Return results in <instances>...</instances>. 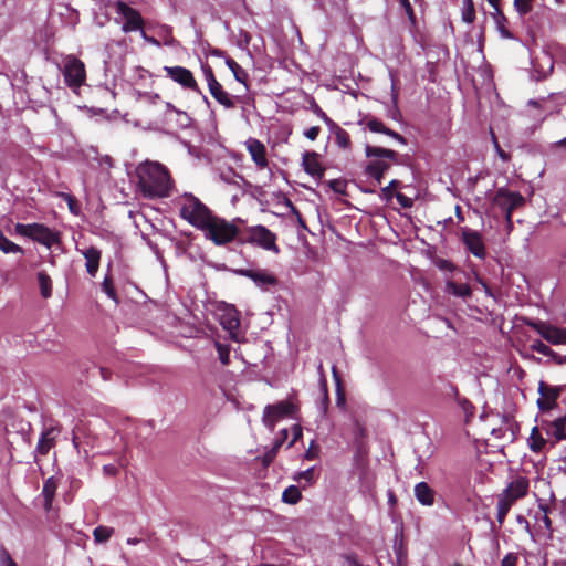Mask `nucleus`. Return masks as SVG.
Returning <instances> with one entry per match:
<instances>
[{"instance_id": "f257e3e1", "label": "nucleus", "mask_w": 566, "mask_h": 566, "mask_svg": "<svg viewBox=\"0 0 566 566\" xmlns=\"http://www.w3.org/2000/svg\"><path fill=\"white\" fill-rule=\"evenodd\" d=\"M136 174L138 186L146 198H165L171 195L174 180L168 169L157 161H146L140 164Z\"/></svg>"}, {"instance_id": "f03ea898", "label": "nucleus", "mask_w": 566, "mask_h": 566, "mask_svg": "<svg viewBox=\"0 0 566 566\" xmlns=\"http://www.w3.org/2000/svg\"><path fill=\"white\" fill-rule=\"evenodd\" d=\"M179 216L197 230L213 212L206 203L191 192H182L174 199Z\"/></svg>"}, {"instance_id": "7ed1b4c3", "label": "nucleus", "mask_w": 566, "mask_h": 566, "mask_svg": "<svg viewBox=\"0 0 566 566\" xmlns=\"http://www.w3.org/2000/svg\"><path fill=\"white\" fill-rule=\"evenodd\" d=\"M198 230L203 233L207 240L212 241L216 245L228 244L238 235V228L232 222L213 212Z\"/></svg>"}, {"instance_id": "20e7f679", "label": "nucleus", "mask_w": 566, "mask_h": 566, "mask_svg": "<svg viewBox=\"0 0 566 566\" xmlns=\"http://www.w3.org/2000/svg\"><path fill=\"white\" fill-rule=\"evenodd\" d=\"M366 156L370 159L366 167V174L374 178L377 184L381 182L384 174L391 164L397 163V153L391 149L366 145Z\"/></svg>"}, {"instance_id": "39448f33", "label": "nucleus", "mask_w": 566, "mask_h": 566, "mask_svg": "<svg viewBox=\"0 0 566 566\" xmlns=\"http://www.w3.org/2000/svg\"><path fill=\"white\" fill-rule=\"evenodd\" d=\"M115 21L122 24V31L125 33L142 31L143 38L151 43L158 44L155 39L148 38L146 33L143 31L144 19L140 13L129 7L124 1L115 2Z\"/></svg>"}, {"instance_id": "423d86ee", "label": "nucleus", "mask_w": 566, "mask_h": 566, "mask_svg": "<svg viewBox=\"0 0 566 566\" xmlns=\"http://www.w3.org/2000/svg\"><path fill=\"white\" fill-rule=\"evenodd\" d=\"M14 229L18 234L30 238L49 249L60 243V234L42 223H17Z\"/></svg>"}, {"instance_id": "0eeeda50", "label": "nucleus", "mask_w": 566, "mask_h": 566, "mask_svg": "<svg viewBox=\"0 0 566 566\" xmlns=\"http://www.w3.org/2000/svg\"><path fill=\"white\" fill-rule=\"evenodd\" d=\"M61 71L70 88L76 91L85 83V64L75 55L70 54L63 57Z\"/></svg>"}, {"instance_id": "6e6552de", "label": "nucleus", "mask_w": 566, "mask_h": 566, "mask_svg": "<svg viewBox=\"0 0 566 566\" xmlns=\"http://www.w3.org/2000/svg\"><path fill=\"white\" fill-rule=\"evenodd\" d=\"M297 409V406L290 400H282L273 405H268L263 410L262 422L266 428L273 430L280 420L284 418H293Z\"/></svg>"}, {"instance_id": "1a4fd4ad", "label": "nucleus", "mask_w": 566, "mask_h": 566, "mask_svg": "<svg viewBox=\"0 0 566 566\" xmlns=\"http://www.w3.org/2000/svg\"><path fill=\"white\" fill-rule=\"evenodd\" d=\"M526 325L533 328L538 335H541L546 342L552 345H565L566 344V328L554 326L544 321L526 319Z\"/></svg>"}, {"instance_id": "9d476101", "label": "nucleus", "mask_w": 566, "mask_h": 566, "mask_svg": "<svg viewBox=\"0 0 566 566\" xmlns=\"http://www.w3.org/2000/svg\"><path fill=\"white\" fill-rule=\"evenodd\" d=\"M493 203L505 212L506 221L511 222L513 210L524 203V198L518 192L500 188L494 195Z\"/></svg>"}, {"instance_id": "9b49d317", "label": "nucleus", "mask_w": 566, "mask_h": 566, "mask_svg": "<svg viewBox=\"0 0 566 566\" xmlns=\"http://www.w3.org/2000/svg\"><path fill=\"white\" fill-rule=\"evenodd\" d=\"M203 74L212 97L226 108H233L235 106L234 97L223 90L222 85L217 81L212 69L210 66L203 67Z\"/></svg>"}, {"instance_id": "f8f14e48", "label": "nucleus", "mask_w": 566, "mask_h": 566, "mask_svg": "<svg viewBox=\"0 0 566 566\" xmlns=\"http://www.w3.org/2000/svg\"><path fill=\"white\" fill-rule=\"evenodd\" d=\"M249 241L265 249L279 253L276 235L263 226L251 227L248 230Z\"/></svg>"}, {"instance_id": "ddd939ff", "label": "nucleus", "mask_w": 566, "mask_h": 566, "mask_svg": "<svg viewBox=\"0 0 566 566\" xmlns=\"http://www.w3.org/2000/svg\"><path fill=\"white\" fill-rule=\"evenodd\" d=\"M166 75L184 88L200 93V88L190 70L182 66H165Z\"/></svg>"}, {"instance_id": "4468645a", "label": "nucleus", "mask_w": 566, "mask_h": 566, "mask_svg": "<svg viewBox=\"0 0 566 566\" xmlns=\"http://www.w3.org/2000/svg\"><path fill=\"white\" fill-rule=\"evenodd\" d=\"M528 486V480L526 478L516 476L507 484L497 497L513 505L515 501L527 494Z\"/></svg>"}, {"instance_id": "2eb2a0df", "label": "nucleus", "mask_w": 566, "mask_h": 566, "mask_svg": "<svg viewBox=\"0 0 566 566\" xmlns=\"http://www.w3.org/2000/svg\"><path fill=\"white\" fill-rule=\"evenodd\" d=\"M461 237L464 245L474 256L482 260L485 259L486 250L480 232L469 228H463Z\"/></svg>"}, {"instance_id": "dca6fc26", "label": "nucleus", "mask_w": 566, "mask_h": 566, "mask_svg": "<svg viewBox=\"0 0 566 566\" xmlns=\"http://www.w3.org/2000/svg\"><path fill=\"white\" fill-rule=\"evenodd\" d=\"M238 273L252 280L262 290H268L270 286L277 284L275 275L263 269H242Z\"/></svg>"}, {"instance_id": "f3484780", "label": "nucleus", "mask_w": 566, "mask_h": 566, "mask_svg": "<svg viewBox=\"0 0 566 566\" xmlns=\"http://www.w3.org/2000/svg\"><path fill=\"white\" fill-rule=\"evenodd\" d=\"M244 146L258 169L263 170L268 168L269 160L266 156V148L263 143L256 138L250 137L244 142Z\"/></svg>"}, {"instance_id": "a211bd4d", "label": "nucleus", "mask_w": 566, "mask_h": 566, "mask_svg": "<svg viewBox=\"0 0 566 566\" xmlns=\"http://www.w3.org/2000/svg\"><path fill=\"white\" fill-rule=\"evenodd\" d=\"M533 71L538 74L539 78L548 76L554 69V59L551 53L542 51L532 61Z\"/></svg>"}, {"instance_id": "6ab92c4d", "label": "nucleus", "mask_w": 566, "mask_h": 566, "mask_svg": "<svg viewBox=\"0 0 566 566\" xmlns=\"http://www.w3.org/2000/svg\"><path fill=\"white\" fill-rule=\"evenodd\" d=\"M222 327L230 333L231 338L237 339L235 332L240 326V318L237 310L232 306L226 307L219 317Z\"/></svg>"}, {"instance_id": "aec40b11", "label": "nucleus", "mask_w": 566, "mask_h": 566, "mask_svg": "<svg viewBox=\"0 0 566 566\" xmlns=\"http://www.w3.org/2000/svg\"><path fill=\"white\" fill-rule=\"evenodd\" d=\"M302 166L304 170L314 178L321 179L324 176V168L318 160V155L314 151L304 153Z\"/></svg>"}, {"instance_id": "412c9836", "label": "nucleus", "mask_w": 566, "mask_h": 566, "mask_svg": "<svg viewBox=\"0 0 566 566\" xmlns=\"http://www.w3.org/2000/svg\"><path fill=\"white\" fill-rule=\"evenodd\" d=\"M530 349L548 357L549 360H552L556 365L562 366L566 364V355L555 353L553 349H551L549 346H547L539 339L533 340L530 344Z\"/></svg>"}, {"instance_id": "4be33fe9", "label": "nucleus", "mask_w": 566, "mask_h": 566, "mask_svg": "<svg viewBox=\"0 0 566 566\" xmlns=\"http://www.w3.org/2000/svg\"><path fill=\"white\" fill-rule=\"evenodd\" d=\"M83 256L86 260V271L91 276H95L98 268H99V260H101V251L94 247L78 250Z\"/></svg>"}, {"instance_id": "5701e85b", "label": "nucleus", "mask_w": 566, "mask_h": 566, "mask_svg": "<svg viewBox=\"0 0 566 566\" xmlns=\"http://www.w3.org/2000/svg\"><path fill=\"white\" fill-rule=\"evenodd\" d=\"M415 497L424 505L431 506L434 503V491L426 482H419L415 485Z\"/></svg>"}, {"instance_id": "b1692460", "label": "nucleus", "mask_w": 566, "mask_h": 566, "mask_svg": "<svg viewBox=\"0 0 566 566\" xmlns=\"http://www.w3.org/2000/svg\"><path fill=\"white\" fill-rule=\"evenodd\" d=\"M538 391L543 396L538 399V406L541 409L549 408L559 396V389L555 387H548L543 381L539 382Z\"/></svg>"}, {"instance_id": "393cba45", "label": "nucleus", "mask_w": 566, "mask_h": 566, "mask_svg": "<svg viewBox=\"0 0 566 566\" xmlns=\"http://www.w3.org/2000/svg\"><path fill=\"white\" fill-rule=\"evenodd\" d=\"M59 430L55 428H49L46 429L41 438L39 439L38 446H36V452L40 454H46L55 443V439L57 437Z\"/></svg>"}, {"instance_id": "a878e982", "label": "nucleus", "mask_w": 566, "mask_h": 566, "mask_svg": "<svg viewBox=\"0 0 566 566\" xmlns=\"http://www.w3.org/2000/svg\"><path fill=\"white\" fill-rule=\"evenodd\" d=\"M446 292L455 297H460L462 300H468L472 295V289L467 283H457L453 280L446 281Z\"/></svg>"}, {"instance_id": "bb28decb", "label": "nucleus", "mask_w": 566, "mask_h": 566, "mask_svg": "<svg viewBox=\"0 0 566 566\" xmlns=\"http://www.w3.org/2000/svg\"><path fill=\"white\" fill-rule=\"evenodd\" d=\"M367 127L373 133H381V134H385V135H388V136L395 138L396 140H398L401 144L406 143V139L400 134L386 127L385 124L377 118L369 119L367 122Z\"/></svg>"}, {"instance_id": "cd10ccee", "label": "nucleus", "mask_w": 566, "mask_h": 566, "mask_svg": "<svg viewBox=\"0 0 566 566\" xmlns=\"http://www.w3.org/2000/svg\"><path fill=\"white\" fill-rule=\"evenodd\" d=\"M57 489V482L54 478H49L43 485L42 495L44 497V509L45 511H50L52 507V502Z\"/></svg>"}, {"instance_id": "c85d7f7f", "label": "nucleus", "mask_w": 566, "mask_h": 566, "mask_svg": "<svg viewBox=\"0 0 566 566\" xmlns=\"http://www.w3.org/2000/svg\"><path fill=\"white\" fill-rule=\"evenodd\" d=\"M226 64L228 65V67L231 70V72L233 73L235 80L240 83H243L245 84L247 83V80H248V73L247 71L241 67L234 60L232 59H228L226 61Z\"/></svg>"}, {"instance_id": "c756f323", "label": "nucleus", "mask_w": 566, "mask_h": 566, "mask_svg": "<svg viewBox=\"0 0 566 566\" xmlns=\"http://www.w3.org/2000/svg\"><path fill=\"white\" fill-rule=\"evenodd\" d=\"M293 479L296 482H298L300 484H302L304 488L307 486V485H311L315 481V469L314 468H310V469H306L304 471L297 472L293 476Z\"/></svg>"}, {"instance_id": "7c9ffc66", "label": "nucleus", "mask_w": 566, "mask_h": 566, "mask_svg": "<svg viewBox=\"0 0 566 566\" xmlns=\"http://www.w3.org/2000/svg\"><path fill=\"white\" fill-rule=\"evenodd\" d=\"M38 281L41 290V295L44 298H49L52 294V282L50 276L44 272H40L38 274Z\"/></svg>"}, {"instance_id": "2f4dec72", "label": "nucleus", "mask_w": 566, "mask_h": 566, "mask_svg": "<svg viewBox=\"0 0 566 566\" xmlns=\"http://www.w3.org/2000/svg\"><path fill=\"white\" fill-rule=\"evenodd\" d=\"M548 153L559 158H566V136L547 146Z\"/></svg>"}, {"instance_id": "473e14b6", "label": "nucleus", "mask_w": 566, "mask_h": 566, "mask_svg": "<svg viewBox=\"0 0 566 566\" xmlns=\"http://www.w3.org/2000/svg\"><path fill=\"white\" fill-rule=\"evenodd\" d=\"M0 250L3 253H23V249L17 243L12 242L3 234H0Z\"/></svg>"}, {"instance_id": "72a5a7b5", "label": "nucleus", "mask_w": 566, "mask_h": 566, "mask_svg": "<svg viewBox=\"0 0 566 566\" xmlns=\"http://www.w3.org/2000/svg\"><path fill=\"white\" fill-rule=\"evenodd\" d=\"M301 499V492L297 486L291 485L286 488L282 494V500L289 504H295Z\"/></svg>"}, {"instance_id": "f704fd0d", "label": "nucleus", "mask_w": 566, "mask_h": 566, "mask_svg": "<svg viewBox=\"0 0 566 566\" xmlns=\"http://www.w3.org/2000/svg\"><path fill=\"white\" fill-rule=\"evenodd\" d=\"M461 15H462L463 22H465V23H472L474 21L475 10H474V4H473L472 0H463Z\"/></svg>"}, {"instance_id": "c9c22d12", "label": "nucleus", "mask_w": 566, "mask_h": 566, "mask_svg": "<svg viewBox=\"0 0 566 566\" xmlns=\"http://www.w3.org/2000/svg\"><path fill=\"white\" fill-rule=\"evenodd\" d=\"M114 530L107 526H97L94 532V539L96 543H105L113 535Z\"/></svg>"}, {"instance_id": "e433bc0d", "label": "nucleus", "mask_w": 566, "mask_h": 566, "mask_svg": "<svg viewBox=\"0 0 566 566\" xmlns=\"http://www.w3.org/2000/svg\"><path fill=\"white\" fill-rule=\"evenodd\" d=\"M565 428H566V415L562 418L556 419L553 422L552 431L557 440L566 439Z\"/></svg>"}, {"instance_id": "4c0bfd02", "label": "nucleus", "mask_w": 566, "mask_h": 566, "mask_svg": "<svg viewBox=\"0 0 566 566\" xmlns=\"http://www.w3.org/2000/svg\"><path fill=\"white\" fill-rule=\"evenodd\" d=\"M335 140L339 148L348 149L350 147L349 134L340 127L335 130Z\"/></svg>"}, {"instance_id": "58836bf2", "label": "nucleus", "mask_w": 566, "mask_h": 566, "mask_svg": "<svg viewBox=\"0 0 566 566\" xmlns=\"http://www.w3.org/2000/svg\"><path fill=\"white\" fill-rule=\"evenodd\" d=\"M511 506L512 504L497 497V521L500 524H503Z\"/></svg>"}, {"instance_id": "ea45409f", "label": "nucleus", "mask_w": 566, "mask_h": 566, "mask_svg": "<svg viewBox=\"0 0 566 566\" xmlns=\"http://www.w3.org/2000/svg\"><path fill=\"white\" fill-rule=\"evenodd\" d=\"M102 290L109 298L117 301L116 292L113 286V281L108 275H106L104 277V281L102 282Z\"/></svg>"}, {"instance_id": "a19ab883", "label": "nucleus", "mask_w": 566, "mask_h": 566, "mask_svg": "<svg viewBox=\"0 0 566 566\" xmlns=\"http://www.w3.org/2000/svg\"><path fill=\"white\" fill-rule=\"evenodd\" d=\"M514 7L520 15H525L532 11L531 0H514Z\"/></svg>"}, {"instance_id": "79ce46f5", "label": "nucleus", "mask_w": 566, "mask_h": 566, "mask_svg": "<svg viewBox=\"0 0 566 566\" xmlns=\"http://www.w3.org/2000/svg\"><path fill=\"white\" fill-rule=\"evenodd\" d=\"M216 346H217V350H218V355H219L220 361L223 365H228L229 364V359H230V349H229V347L227 345H222L220 343H217Z\"/></svg>"}, {"instance_id": "37998d69", "label": "nucleus", "mask_w": 566, "mask_h": 566, "mask_svg": "<svg viewBox=\"0 0 566 566\" xmlns=\"http://www.w3.org/2000/svg\"><path fill=\"white\" fill-rule=\"evenodd\" d=\"M353 430H354V436H355L356 441H359L365 438V436H366L365 427L357 419L353 420Z\"/></svg>"}, {"instance_id": "c03bdc74", "label": "nucleus", "mask_w": 566, "mask_h": 566, "mask_svg": "<svg viewBox=\"0 0 566 566\" xmlns=\"http://www.w3.org/2000/svg\"><path fill=\"white\" fill-rule=\"evenodd\" d=\"M399 185L398 180H391L388 186L381 189V197L387 201L390 200L394 196L392 189Z\"/></svg>"}, {"instance_id": "a18cd8bd", "label": "nucleus", "mask_w": 566, "mask_h": 566, "mask_svg": "<svg viewBox=\"0 0 566 566\" xmlns=\"http://www.w3.org/2000/svg\"><path fill=\"white\" fill-rule=\"evenodd\" d=\"M517 562H518V556L514 553H509L502 559L501 566H516Z\"/></svg>"}, {"instance_id": "49530a36", "label": "nucleus", "mask_w": 566, "mask_h": 566, "mask_svg": "<svg viewBox=\"0 0 566 566\" xmlns=\"http://www.w3.org/2000/svg\"><path fill=\"white\" fill-rule=\"evenodd\" d=\"M536 432H537V429L534 428L533 432H532V436H531V439H532L531 449L533 451H539L543 448V446H544V440L543 439H535V433Z\"/></svg>"}, {"instance_id": "de8ad7c7", "label": "nucleus", "mask_w": 566, "mask_h": 566, "mask_svg": "<svg viewBox=\"0 0 566 566\" xmlns=\"http://www.w3.org/2000/svg\"><path fill=\"white\" fill-rule=\"evenodd\" d=\"M0 566H18L7 552L0 555Z\"/></svg>"}, {"instance_id": "09e8293b", "label": "nucleus", "mask_w": 566, "mask_h": 566, "mask_svg": "<svg viewBox=\"0 0 566 566\" xmlns=\"http://www.w3.org/2000/svg\"><path fill=\"white\" fill-rule=\"evenodd\" d=\"M321 132V128L318 126L310 127L304 132V135L306 138L311 140H315Z\"/></svg>"}, {"instance_id": "8fccbe9b", "label": "nucleus", "mask_w": 566, "mask_h": 566, "mask_svg": "<svg viewBox=\"0 0 566 566\" xmlns=\"http://www.w3.org/2000/svg\"><path fill=\"white\" fill-rule=\"evenodd\" d=\"M396 198L403 208H410L412 206V200L400 192L396 193Z\"/></svg>"}, {"instance_id": "3c124183", "label": "nucleus", "mask_w": 566, "mask_h": 566, "mask_svg": "<svg viewBox=\"0 0 566 566\" xmlns=\"http://www.w3.org/2000/svg\"><path fill=\"white\" fill-rule=\"evenodd\" d=\"M293 439L290 442L289 447L293 446L301 437H302V427L300 424H294L292 427Z\"/></svg>"}, {"instance_id": "603ef678", "label": "nucleus", "mask_w": 566, "mask_h": 566, "mask_svg": "<svg viewBox=\"0 0 566 566\" xmlns=\"http://www.w3.org/2000/svg\"><path fill=\"white\" fill-rule=\"evenodd\" d=\"M103 472L105 475L114 476L118 473V470L114 464H105L103 467Z\"/></svg>"}, {"instance_id": "864d4df0", "label": "nucleus", "mask_w": 566, "mask_h": 566, "mask_svg": "<svg viewBox=\"0 0 566 566\" xmlns=\"http://www.w3.org/2000/svg\"><path fill=\"white\" fill-rule=\"evenodd\" d=\"M437 265L441 270L453 271L455 269V266L448 260H439Z\"/></svg>"}, {"instance_id": "5fc2aeb1", "label": "nucleus", "mask_w": 566, "mask_h": 566, "mask_svg": "<svg viewBox=\"0 0 566 566\" xmlns=\"http://www.w3.org/2000/svg\"><path fill=\"white\" fill-rule=\"evenodd\" d=\"M401 6L403 7L406 13L410 19H413V9L409 0H399Z\"/></svg>"}, {"instance_id": "6e6d98bb", "label": "nucleus", "mask_w": 566, "mask_h": 566, "mask_svg": "<svg viewBox=\"0 0 566 566\" xmlns=\"http://www.w3.org/2000/svg\"><path fill=\"white\" fill-rule=\"evenodd\" d=\"M493 140H494V146H495V149H496V153H497L499 157L502 160L506 161L509 159V155L500 147V145H499V143H497L495 137L493 138Z\"/></svg>"}, {"instance_id": "4d7b16f0", "label": "nucleus", "mask_w": 566, "mask_h": 566, "mask_svg": "<svg viewBox=\"0 0 566 566\" xmlns=\"http://www.w3.org/2000/svg\"><path fill=\"white\" fill-rule=\"evenodd\" d=\"M221 178L222 180H224L226 182H233V184H237V181H234V178H240L239 176H237L235 174H233L232 171H229L228 174H222L221 175Z\"/></svg>"}, {"instance_id": "13d9d810", "label": "nucleus", "mask_w": 566, "mask_h": 566, "mask_svg": "<svg viewBox=\"0 0 566 566\" xmlns=\"http://www.w3.org/2000/svg\"><path fill=\"white\" fill-rule=\"evenodd\" d=\"M497 29L501 33V35L505 39H511L512 38V34L510 33V31L501 23V21H497Z\"/></svg>"}, {"instance_id": "bf43d9fd", "label": "nucleus", "mask_w": 566, "mask_h": 566, "mask_svg": "<svg viewBox=\"0 0 566 566\" xmlns=\"http://www.w3.org/2000/svg\"><path fill=\"white\" fill-rule=\"evenodd\" d=\"M313 446H314V442L311 443V447L310 449L307 450L305 457L306 459H314L315 458V453L313 451Z\"/></svg>"}, {"instance_id": "052dcab7", "label": "nucleus", "mask_w": 566, "mask_h": 566, "mask_svg": "<svg viewBox=\"0 0 566 566\" xmlns=\"http://www.w3.org/2000/svg\"><path fill=\"white\" fill-rule=\"evenodd\" d=\"M103 163H104L105 165H107V167H112V166H113V159H112L109 156H105V157L103 158Z\"/></svg>"}, {"instance_id": "680f3d73", "label": "nucleus", "mask_w": 566, "mask_h": 566, "mask_svg": "<svg viewBox=\"0 0 566 566\" xmlns=\"http://www.w3.org/2000/svg\"><path fill=\"white\" fill-rule=\"evenodd\" d=\"M99 373H101V376L103 377V379H105V380L108 379V371L106 369L101 368Z\"/></svg>"}, {"instance_id": "e2e57ef3", "label": "nucleus", "mask_w": 566, "mask_h": 566, "mask_svg": "<svg viewBox=\"0 0 566 566\" xmlns=\"http://www.w3.org/2000/svg\"><path fill=\"white\" fill-rule=\"evenodd\" d=\"M543 522H544L546 528L551 527V520L547 516H544Z\"/></svg>"}, {"instance_id": "0e129e2a", "label": "nucleus", "mask_w": 566, "mask_h": 566, "mask_svg": "<svg viewBox=\"0 0 566 566\" xmlns=\"http://www.w3.org/2000/svg\"><path fill=\"white\" fill-rule=\"evenodd\" d=\"M482 287L484 289V291L486 292V294L491 295V292H490V287L486 285L485 282H482Z\"/></svg>"}, {"instance_id": "69168bd1", "label": "nucleus", "mask_w": 566, "mask_h": 566, "mask_svg": "<svg viewBox=\"0 0 566 566\" xmlns=\"http://www.w3.org/2000/svg\"><path fill=\"white\" fill-rule=\"evenodd\" d=\"M280 434L282 436V440L286 439L287 438V430L286 429L281 430Z\"/></svg>"}, {"instance_id": "338daca9", "label": "nucleus", "mask_w": 566, "mask_h": 566, "mask_svg": "<svg viewBox=\"0 0 566 566\" xmlns=\"http://www.w3.org/2000/svg\"><path fill=\"white\" fill-rule=\"evenodd\" d=\"M455 211H457V216L460 220H463L462 216H461V208L459 206H457L455 208Z\"/></svg>"}, {"instance_id": "774afa93", "label": "nucleus", "mask_w": 566, "mask_h": 566, "mask_svg": "<svg viewBox=\"0 0 566 566\" xmlns=\"http://www.w3.org/2000/svg\"><path fill=\"white\" fill-rule=\"evenodd\" d=\"M167 108L176 112V108L170 103H167Z\"/></svg>"}]
</instances>
